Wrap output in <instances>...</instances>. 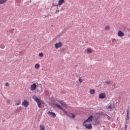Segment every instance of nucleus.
Returning <instances> with one entry per match:
<instances>
[{
	"mask_svg": "<svg viewBox=\"0 0 130 130\" xmlns=\"http://www.w3.org/2000/svg\"><path fill=\"white\" fill-rule=\"evenodd\" d=\"M0 48H2V49H4L5 48V45H4V44L1 45Z\"/></svg>",
	"mask_w": 130,
	"mask_h": 130,
	"instance_id": "5701e85b",
	"label": "nucleus"
},
{
	"mask_svg": "<svg viewBox=\"0 0 130 130\" xmlns=\"http://www.w3.org/2000/svg\"><path fill=\"white\" fill-rule=\"evenodd\" d=\"M69 30V28H65L64 30H63L64 31H68Z\"/></svg>",
	"mask_w": 130,
	"mask_h": 130,
	"instance_id": "473e14b6",
	"label": "nucleus"
},
{
	"mask_svg": "<svg viewBox=\"0 0 130 130\" xmlns=\"http://www.w3.org/2000/svg\"><path fill=\"white\" fill-rule=\"evenodd\" d=\"M55 106H56L57 108H58V109H60V110H62V111H63V112L64 113H68V112L66 110H64V109H63V108H62V107H61V106H60L58 104H55Z\"/></svg>",
	"mask_w": 130,
	"mask_h": 130,
	"instance_id": "20e7f679",
	"label": "nucleus"
},
{
	"mask_svg": "<svg viewBox=\"0 0 130 130\" xmlns=\"http://www.w3.org/2000/svg\"><path fill=\"white\" fill-rule=\"evenodd\" d=\"M117 36L119 37H123V36H124V34H123L121 30H119L118 31Z\"/></svg>",
	"mask_w": 130,
	"mask_h": 130,
	"instance_id": "9b49d317",
	"label": "nucleus"
},
{
	"mask_svg": "<svg viewBox=\"0 0 130 130\" xmlns=\"http://www.w3.org/2000/svg\"><path fill=\"white\" fill-rule=\"evenodd\" d=\"M40 128L41 130H45V126H44L43 124H40Z\"/></svg>",
	"mask_w": 130,
	"mask_h": 130,
	"instance_id": "f3484780",
	"label": "nucleus"
},
{
	"mask_svg": "<svg viewBox=\"0 0 130 130\" xmlns=\"http://www.w3.org/2000/svg\"><path fill=\"white\" fill-rule=\"evenodd\" d=\"M105 98H106V94H105V93H102L99 94L100 99H105Z\"/></svg>",
	"mask_w": 130,
	"mask_h": 130,
	"instance_id": "0eeeda50",
	"label": "nucleus"
},
{
	"mask_svg": "<svg viewBox=\"0 0 130 130\" xmlns=\"http://www.w3.org/2000/svg\"><path fill=\"white\" fill-rule=\"evenodd\" d=\"M55 14H57V13H59V9H57L56 10V11L55 12Z\"/></svg>",
	"mask_w": 130,
	"mask_h": 130,
	"instance_id": "c85d7f7f",
	"label": "nucleus"
},
{
	"mask_svg": "<svg viewBox=\"0 0 130 130\" xmlns=\"http://www.w3.org/2000/svg\"><path fill=\"white\" fill-rule=\"evenodd\" d=\"M106 109L109 110V111H112V109H113V107L111 106V105L106 107Z\"/></svg>",
	"mask_w": 130,
	"mask_h": 130,
	"instance_id": "4468645a",
	"label": "nucleus"
},
{
	"mask_svg": "<svg viewBox=\"0 0 130 130\" xmlns=\"http://www.w3.org/2000/svg\"><path fill=\"white\" fill-rule=\"evenodd\" d=\"M39 56L40 57H42V56H43V53H40L39 54Z\"/></svg>",
	"mask_w": 130,
	"mask_h": 130,
	"instance_id": "393cba45",
	"label": "nucleus"
},
{
	"mask_svg": "<svg viewBox=\"0 0 130 130\" xmlns=\"http://www.w3.org/2000/svg\"><path fill=\"white\" fill-rule=\"evenodd\" d=\"M90 94H91V95H94L95 94V89H90L89 90Z\"/></svg>",
	"mask_w": 130,
	"mask_h": 130,
	"instance_id": "a211bd4d",
	"label": "nucleus"
},
{
	"mask_svg": "<svg viewBox=\"0 0 130 130\" xmlns=\"http://www.w3.org/2000/svg\"><path fill=\"white\" fill-rule=\"evenodd\" d=\"M62 46V43L59 42L58 43H56L55 44V48L57 49L59 48V47H61Z\"/></svg>",
	"mask_w": 130,
	"mask_h": 130,
	"instance_id": "423d86ee",
	"label": "nucleus"
},
{
	"mask_svg": "<svg viewBox=\"0 0 130 130\" xmlns=\"http://www.w3.org/2000/svg\"><path fill=\"white\" fill-rule=\"evenodd\" d=\"M14 30H15V29H11V30H10V31H9V32H10V33H13V32H14Z\"/></svg>",
	"mask_w": 130,
	"mask_h": 130,
	"instance_id": "7c9ffc66",
	"label": "nucleus"
},
{
	"mask_svg": "<svg viewBox=\"0 0 130 130\" xmlns=\"http://www.w3.org/2000/svg\"><path fill=\"white\" fill-rule=\"evenodd\" d=\"M129 111H128V108L127 109V113H126V118L125 119V121H127L128 122L129 120Z\"/></svg>",
	"mask_w": 130,
	"mask_h": 130,
	"instance_id": "9d476101",
	"label": "nucleus"
},
{
	"mask_svg": "<svg viewBox=\"0 0 130 130\" xmlns=\"http://www.w3.org/2000/svg\"><path fill=\"white\" fill-rule=\"evenodd\" d=\"M125 130H127V121L125 123Z\"/></svg>",
	"mask_w": 130,
	"mask_h": 130,
	"instance_id": "4be33fe9",
	"label": "nucleus"
},
{
	"mask_svg": "<svg viewBox=\"0 0 130 130\" xmlns=\"http://www.w3.org/2000/svg\"><path fill=\"white\" fill-rule=\"evenodd\" d=\"M22 105L24 106V107H28L29 106V102L27 100H24L22 103Z\"/></svg>",
	"mask_w": 130,
	"mask_h": 130,
	"instance_id": "6e6552de",
	"label": "nucleus"
},
{
	"mask_svg": "<svg viewBox=\"0 0 130 130\" xmlns=\"http://www.w3.org/2000/svg\"><path fill=\"white\" fill-rule=\"evenodd\" d=\"M7 0H0V5H3V4H5Z\"/></svg>",
	"mask_w": 130,
	"mask_h": 130,
	"instance_id": "aec40b11",
	"label": "nucleus"
},
{
	"mask_svg": "<svg viewBox=\"0 0 130 130\" xmlns=\"http://www.w3.org/2000/svg\"><path fill=\"white\" fill-rule=\"evenodd\" d=\"M40 65L39 63H37L35 66V69H39Z\"/></svg>",
	"mask_w": 130,
	"mask_h": 130,
	"instance_id": "412c9836",
	"label": "nucleus"
},
{
	"mask_svg": "<svg viewBox=\"0 0 130 130\" xmlns=\"http://www.w3.org/2000/svg\"><path fill=\"white\" fill-rule=\"evenodd\" d=\"M29 3H31V0L30 1Z\"/></svg>",
	"mask_w": 130,
	"mask_h": 130,
	"instance_id": "e433bc0d",
	"label": "nucleus"
},
{
	"mask_svg": "<svg viewBox=\"0 0 130 130\" xmlns=\"http://www.w3.org/2000/svg\"><path fill=\"white\" fill-rule=\"evenodd\" d=\"M76 128H78V127H76Z\"/></svg>",
	"mask_w": 130,
	"mask_h": 130,
	"instance_id": "4c0bfd02",
	"label": "nucleus"
},
{
	"mask_svg": "<svg viewBox=\"0 0 130 130\" xmlns=\"http://www.w3.org/2000/svg\"><path fill=\"white\" fill-rule=\"evenodd\" d=\"M64 3V0H58V5H56V7L57 6H61Z\"/></svg>",
	"mask_w": 130,
	"mask_h": 130,
	"instance_id": "ddd939ff",
	"label": "nucleus"
},
{
	"mask_svg": "<svg viewBox=\"0 0 130 130\" xmlns=\"http://www.w3.org/2000/svg\"><path fill=\"white\" fill-rule=\"evenodd\" d=\"M86 52L87 53H92V52H93V50H92V49L90 48H87L86 49Z\"/></svg>",
	"mask_w": 130,
	"mask_h": 130,
	"instance_id": "dca6fc26",
	"label": "nucleus"
},
{
	"mask_svg": "<svg viewBox=\"0 0 130 130\" xmlns=\"http://www.w3.org/2000/svg\"><path fill=\"white\" fill-rule=\"evenodd\" d=\"M48 115H50L51 116H52V117H56V114H55V113L48 111Z\"/></svg>",
	"mask_w": 130,
	"mask_h": 130,
	"instance_id": "1a4fd4ad",
	"label": "nucleus"
},
{
	"mask_svg": "<svg viewBox=\"0 0 130 130\" xmlns=\"http://www.w3.org/2000/svg\"><path fill=\"white\" fill-rule=\"evenodd\" d=\"M3 122H5V120L3 121Z\"/></svg>",
	"mask_w": 130,
	"mask_h": 130,
	"instance_id": "c9c22d12",
	"label": "nucleus"
},
{
	"mask_svg": "<svg viewBox=\"0 0 130 130\" xmlns=\"http://www.w3.org/2000/svg\"><path fill=\"white\" fill-rule=\"evenodd\" d=\"M92 121H93V115H91L84 122L86 123V122H92Z\"/></svg>",
	"mask_w": 130,
	"mask_h": 130,
	"instance_id": "f03ea898",
	"label": "nucleus"
},
{
	"mask_svg": "<svg viewBox=\"0 0 130 130\" xmlns=\"http://www.w3.org/2000/svg\"><path fill=\"white\" fill-rule=\"evenodd\" d=\"M71 117L72 118H75V117H76V115H75L74 114H72Z\"/></svg>",
	"mask_w": 130,
	"mask_h": 130,
	"instance_id": "cd10ccee",
	"label": "nucleus"
},
{
	"mask_svg": "<svg viewBox=\"0 0 130 130\" xmlns=\"http://www.w3.org/2000/svg\"><path fill=\"white\" fill-rule=\"evenodd\" d=\"M106 85H110L111 84V81L110 80H107L105 82Z\"/></svg>",
	"mask_w": 130,
	"mask_h": 130,
	"instance_id": "6ab92c4d",
	"label": "nucleus"
},
{
	"mask_svg": "<svg viewBox=\"0 0 130 130\" xmlns=\"http://www.w3.org/2000/svg\"><path fill=\"white\" fill-rule=\"evenodd\" d=\"M105 115H106V116H107V118L108 119V120H110V116H108L107 114H105Z\"/></svg>",
	"mask_w": 130,
	"mask_h": 130,
	"instance_id": "bb28decb",
	"label": "nucleus"
},
{
	"mask_svg": "<svg viewBox=\"0 0 130 130\" xmlns=\"http://www.w3.org/2000/svg\"><path fill=\"white\" fill-rule=\"evenodd\" d=\"M79 81L80 82V83H82L83 82V80H82V79H81V77H79Z\"/></svg>",
	"mask_w": 130,
	"mask_h": 130,
	"instance_id": "a878e982",
	"label": "nucleus"
},
{
	"mask_svg": "<svg viewBox=\"0 0 130 130\" xmlns=\"http://www.w3.org/2000/svg\"><path fill=\"white\" fill-rule=\"evenodd\" d=\"M9 83H8V82H6V83H5V85L6 86H9Z\"/></svg>",
	"mask_w": 130,
	"mask_h": 130,
	"instance_id": "2f4dec72",
	"label": "nucleus"
},
{
	"mask_svg": "<svg viewBox=\"0 0 130 130\" xmlns=\"http://www.w3.org/2000/svg\"><path fill=\"white\" fill-rule=\"evenodd\" d=\"M20 104H21V102H19L16 104V105L18 106V105H20Z\"/></svg>",
	"mask_w": 130,
	"mask_h": 130,
	"instance_id": "c756f323",
	"label": "nucleus"
},
{
	"mask_svg": "<svg viewBox=\"0 0 130 130\" xmlns=\"http://www.w3.org/2000/svg\"><path fill=\"white\" fill-rule=\"evenodd\" d=\"M83 125L87 129H91V128L92 127L91 123L86 124V123H85V122H83Z\"/></svg>",
	"mask_w": 130,
	"mask_h": 130,
	"instance_id": "7ed1b4c3",
	"label": "nucleus"
},
{
	"mask_svg": "<svg viewBox=\"0 0 130 130\" xmlns=\"http://www.w3.org/2000/svg\"><path fill=\"white\" fill-rule=\"evenodd\" d=\"M45 17H49V14H48V15H45Z\"/></svg>",
	"mask_w": 130,
	"mask_h": 130,
	"instance_id": "72a5a7b5",
	"label": "nucleus"
},
{
	"mask_svg": "<svg viewBox=\"0 0 130 130\" xmlns=\"http://www.w3.org/2000/svg\"><path fill=\"white\" fill-rule=\"evenodd\" d=\"M58 102L59 103H60V104H61V105H62V106H63L64 107V108H68V105L66 103V102H63V101H58Z\"/></svg>",
	"mask_w": 130,
	"mask_h": 130,
	"instance_id": "39448f33",
	"label": "nucleus"
},
{
	"mask_svg": "<svg viewBox=\"0 0 130 130\" xmlns=\"http://www.w3.org/2000/svg\"><path fill=\"white\" fill-rule=\"evenodd\" d=\"M115 39H113V40H112V42H114V41H115Z\"/></svg>",
	"mask_w": 130,
	"mask_h": 130,
	"instance_id": "f704fd0d",
	"label": "nucleus"
},
{
	"mask_svg": "<svg viewBox=\"0 0 130 130\" xmlns=\"http://www.w3.org/2000/svg\"><path fill=\"white\" fill-rule=\"evenodd\" d=\"M100 123L99 122V121H97V119H96L94 122H93V125H98V124H99Z\"/></svg>",
	"mask_w": 130,
	"mask_h": 130,
	"instance_id": "2eb2a0df",
	"label": "nucleus"
},
{
	"mask_svg": "<svg viewBox=\"0 0 130 130\" xmlns=\"http://www.w3.org/2000/svg\"><path fill=\"white\" fill-rule=\"evenodd\" d=\"M32 99H34V100H35V101L37 102V103L38 104V107L40 108L41 107V102H40L39 99L37 98L36 95H33Z\"/></svg>",
	"mask_w": 130,
	"mask_h": 130,
	"instance_id": "f257e3e1",
	"label": "nucleus"
},
{
	"mask_svg": "<svg viewBox=\"0 0 130 130\" xmlns=\"http://www.w3.org/2000/svg\"><path fill=\"white\" fill-rule=\"evenodd\" d=\"M110 29V27L109 26H106L105 27V30H109Z\"/></svg>",
	"mask_w": 130,
	"mask_h": 130,
	"instance_id": "b1692460",
	"label": "nucleus"
},
{
	"mask_svg": "<svg viewBox=\"0 0 130 130\" xmlns=\"http://www.w3.org/2000/svg\"><path fill=\"white\" fill-rule=\"evenodd\" d=\"M36 83H34L32 85H31L30 86V89L32 90V91H34V90L36 89Z\"/></svg>",
	"mask_w": 130,
	"mask_h": 130,
	"instance_id": "f8f14e48",
	"label": "nucleus"
}]
</instances>
